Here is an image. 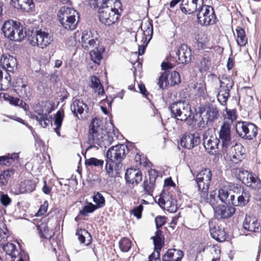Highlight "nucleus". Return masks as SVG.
I'll list each match as a JSON object with an SVG mask.
<instances>
[{"label":"nucleus","mask_w":261,"mask_h":261,"mask_svg":"<svg viewBox=\"0 0 261 261\" xmlns=\"http://www.w3.org/2000/svg\"><path fill=\"white\" fill-rule=\"evenodd\" d=\"M200 138L197 134H185L180 140V145L185 148L191 149L197 146Z\"/></svg>","instance_id":"obj_18"},{"label":"nucleus","mask_w":261,"mask_h":261,"mask_svg":"<svg viewBox=\"0 0 261 261\" xmlns=\"http://www.w3.org/2000/svg\"><path fill=\"white\" fill-rule=\"evenodd\" d=\"M58 18L61 25L67 30H73L77 26L79 15L72 8L63 6L59 10Z\"/></svg>","instance_id":"obj_4"},{"label":"nucleus","mask_w":261,"mask_h":261,"mask_svg":"<svg viewBox=\"0 0 261 261\" xmlns=\"http://www.w3.org/2000/svg\"><path fill=\"white\" fill-rule=\"evenodd\" d=\"M176 55L178 57L177 62L179 64H188L191 61V50L185 44H182L179 46Z\"/></svg>","instance_id":"obj_21"},{"label":"nucleus","mask_w":261,"mask_h":261,"mask_svg":"<svg viewBox=\"0 0 261 261\" xmlns=\"http://www.w3.org/2000/svg\"><path fill=\"white\" fill-rule=\"evenodd\" d=\"M38 230L41 237L47 239H50L54 234L52 229H49L46 223H42L38 226Z\"/></svg>","instance_id":"obj_37"},{"label":"nucleus","mask_w":261,"mask_h":261,"mask_svg":"<svg viewBox=\"0 0 261 261\" xmlns=\"http://www.w3.org/2000/svg\"><path fill=\"white\" fill-rule=\"evenodd\" d=\"M228 188H222L219 189L218 191V197L220 200L224 203L235 204L234 196L231 195L230 198H228L229 193L228 192Z\"/></svg>","instance_id":"obj_35"},{"label":"nucleus","mask_w":261,"mask_h":261,"mask_svg":"<svg viewBox=\"0 0 261 261\" xmlns=\"http://www.w3.org/2000/svg\"><path fill=\"white\" fill-rule=\"evenodd\" d=\"M174 58L172 57H167L165 61H164L161 64V67L163 70H166L172 69L175 66V62Z\"/></svg>","instance_id":"obj_47"},{"label":"nucleus","mask_w":261,"mask_h":261,"mask_svg":"<svg viewBox=\"0 0 261 261\" xmlns=\"http://www.w3.org/2000/svg\"><path fill=\"white\" fill-rule=\"evenodd\" d=\"M0 201L5 207L9 205L11 202V199L8 195L3 193L0 194Z\"/></svg>","instance_id":"obj_62"},{"label":"nucleus","mask_w":261,"mask_h":261,"mask_svg":"<svg viewBox=\"0 0 261 261\" xmlns=\"http://www.w3.org/2000/svg\"><path fill=\"white\" fill-rule=\"evenodd\" d=\"M63 120V114L60 111H58L55 115L54 124L56 127L54 128V130L58 136H60V128L61 127Z\"/></svg>","instance_id":"obj_45"},{"label":"nucleus","mask_w":261,"mask_h":261,"mask_svg":"<svg viewBox=\"0 0 261 261\" xmlns=\"http://www.w3.org/2000/svg\"><path fill=\"white\" fill-rule=\"evenodd\" d=\"M233 85V82L230 77H222L220 80V87L217 99L222 105H225L230 96L229 92Z\"/></svg>","instance_id":"obj_12"},{"label":"nucleus","mask_w":261,"mask_h":261,"mask_svg":"<svg viewBox=\"0 0 261 261\" xmlns=\"http://www.w3.org/2000/svg\"><path fill=\"white\" fill-rule=\"evenodd\" d=\"M155 250H161L163 243V236L162 235V231L157 230L155 232V236L152 238Z\"/></svg>","instance_id":"obj_46"},{"label":"nucleus","mask_w":261,"mask_h":261,"mask_svg":"<svg viewBox=\"0 0 261 261\" xmlns=\"http://www.w3.org/2000/svg\"><path fill=\"white\" fill-rule=\"evenodd\" d=\"M199 71L201 72H204L208 71L211 67V61L210 58L204 57L200 61L198 64Z\"/></svg>","instance_id":"obj_44"},{"label":"nucleus","mask_w":261,"mask_h":261,"mask_svg":"<svg viewBox=\"0 0 261 261\" xmlns=\"http://www.w3.org/2000/svg\"><path fill=\"white\" fill-rule=\"evenodd\" d=\"M171 113L174 117L181 121H187L192 115L191 106L189 102L179 101L173 103L170 107Z\"/></svg>","instance_id":"obj_8"},{"label":"nucleus","mask_w":261,"mask_h":261,"mask_svg":"<svg viewBox=\"0 0 261 261\" xmlns=\"http://www.w3.org/2000/svg\"><path fill=\"white\" fill-rule=\"evenodd\" d=\"M14 173V171L13 169H8L0 172V186H6Z\"/></svg>","instance_id":"obj_43"},{"label":"nucleus","mask_w":261,"mask_h":261,"mask_svg":"<svg viewBox=\"0 0 261 261\" xmlns=\"http://www.w3.org/2000/svg\"><path fill=\"white\" fill-rule=\"evenodd\" d=\"M217 215L222 218H228L231 217L236 211L234 207L224 205L214 208Z\"/></svg>","instance_id":"obj_26"},{"label":"nucleus","mask_w":261,"mask_h":261,"mask_svg":"<svg viewBox=\"0 0 261 261\" xmlns=\"http://www.w3.org/2000/svg\"><path fill=\"white\" fill-rule=\"evenodd\" d=\"M242 193V194L238 197L237 203L235 202L234 205H244L248 202L249 198L248 193L247 192Z\"/></svg>","instance_id":"obj_53"},{"label":"nucleus","mask_w":261,"mask_h":261,"mask_svg":"<svg viewBox=\"0 0 261 261\" xmlns=\"http://www.w3.org/2000/svg\"><path fill=\"white\" fill-rule=\"evenodd\" d=\"M244 229L254 233L261 231L260 222L257 218L253 216L246 215L243 223Z\"/></svg>","instance_id":"obj_17"},{"label":"nucleus","mask_w":261,"mask_h":261,"mask_svg":"<svg viewBox=\"0 0 261 261\" xmlns=\"http://www.w3.org/2000/svg\"><path fill=\"white\" fill-rule=\"evenodd\" d=\"M154 188V183L150 181L145 180L143 184V189L145 192L148 195H151Z\"/></svg>","instance_id":"obj_57"},{"label":"nucleus","mask_w":261,"mask_h":261,"mask_svg":"<svg viewBox=\"0 0 261 261\" xmlns=\"http://www.w3.org/2000/svg\"><path fill=\"white\" fill-rule=\"evenodd\" d=\"M227 119H225L220 129L223 126L224 124H228L229 127V130L231 132L230 128L233 121L236 119V112L234 110H229L227 111Z\"/></svg>","instance_id":"obj_48"},{"label":"nucleus","mask_w":261,"mask_h":261,"mask_svg":"<svg viewBox=\"0 0 261 261\" xmlns=\"http://www.w3.org/2000/svg\"><path fill=\"white\" fill-rule=\"evenodd\" d=\"M8 229L5 224L0 221V242H4L8 237Z\"/></svg>","instance_id":"obj_52"},{"label":"nucleus","mask_w":261,"mask_h":261,"mask_svg":"<svg viewBox=\"0 0 261 261\" xmlns=\"http://www.w3.org/2000/svg\"><path fill=\"white\" fill-rule=\"evenodd\" d=\"M203 145L206 150L211 154H215L218 149L220 138L218 139L216 136L210 135L208 132H205L203 135Z\"/></svg>","instance_id":"obj_15"},{"label":"nucleus","mask_w":261,"mask_h":261,"mask_svg":"<svg viewBox=\"0 0 261 261\" xmlns=\"http://www.w3.org/2000/svg\"><path fill=\"white\" fill-rule=\"evenodd\" d=\"M237 173L238 178L244 184L246 183V181L248 180L249 177H250L251 174L249 173L247 170L242 169L237 170Z\"/></svg>","instance_id":"obj_50"},{"label":"nucleus","mask_w":261,"mask_h":261,"mask_svg":"<svg viewBox=\"0 0 261 261\" xmlns=\"http://www.w3.org/2000/svg\"><path fill=\"white\" fill-rule=\"evenodd\" d=\"M126 145L119 144L110 148L107 152V156L111 162L120 163L125 156Z\"/></svg>","instance_id":"obj_14"},{"label":"nucleus","mask_w":261,"mask_h":261,"mask_svg":"<svg viewBox=\"0 0 261 261\" xmlns=\"http://www.w3.org/2000/svg\"><path fill=\"white\" fill-rule=\"evenodd\" d=\"M3 250L9 255L12 259L19 255V252L16 245L13 243H8L3 246Z\"/></svg>","instance_id":"obj_38"},{"label":"nucleus","mask_w":261,"mask_h":261,"mask_svg":"<svg viewBox=\"0 0 261 261\" xmlns=\"http://www.w3.org/2000/svg\"><path fill=\"white\" fill-rule=\"evenodd\" d=\"M248 178L245 184L247 186L253 189H259L261 188V181L256 175L251 173Z\"/></svg>","instance_id":"obj_41"},{"label":"nucleus","mask_w":261,"mask_h":261,"mask_svg":"<svg viewBox=\"0 0 261 261\" xmlns=\"http://www.w3.org/2000/svg\"><path fill=\"white\" fill-rule=\"evenodd\" d=\"M90 87L93 89L95 92L99 95L104 94V89L100 80L95 76H91L90 81Z\"/></svg>","instance_id":"obj_33"},{"label":"nucleus","mask_w":261,"mask_h":261,"mask_svg":"<svg viewBox=\"0 0 261 261\" xmlns=\"http://www.w3.org/2000/svg\"><path fill=\"white\" fill-rule=\"evenodd\" d=\"M125 178L127 182L138 184L142 180V172L139 169L130 168L126 170Z\"/></svg>","instance_id":"obj_22"},{"label":"nucleus","mask_w":261,"mask_h":261,"mask_svg":"<svg viewBox=\"0 0 261 261\" xmlns=\"http://www.w3.org/2000/svg\"><path fill=\"white\" fill-rule=\"evenodd\" d=\"M0 63L3 68L7 71H11L15 65L16 60L8 54H4L1 58Z\"/></svg>","instance_id":"obj_28"},{"label":"nucleus","mask_w":261,"mask_h":261,"mask_svg":"<svg viewBox=\"0 0 261 261\" xmlns=\"http://www.w3.org/2000/svg\"><path fill=\"white\" fill-rule=\"evenodd\" d=\"M210 232L212 238L218 242H223L226 239V233L223 228L215 226L211 229Z\"/></svg>","instance_id":"obj_31"},{"label":"nucleus","mask_w":261,"mask_h":261,"mask_svg":"<svg viewBox=\"0 0 261 261\" xmlns=\"http://www.w3.org/2000/svg\"><path fill=\"white\" fill-rule=\"evenodd\" d=\"M150 27L143 30L142 32H138L135 37L136 41H138V39L141 38L140 43H138V53L139 55H142L144 53L145 47L152 38L153 34V28L152 25H150Z\"/></svg>","instance_id":"obj_13"},{"label":"nucleus","mask_w":261,"mask_h":261,"mask_svg":"<svg viewBox=\"0 0 261 261\" xmlns=\"http://www.w3.org/2000/svg\"><path fill=\"white\" fill-rule=\"evenodd\" d=\"M148 174L150 182L155 183L156 178L159 176L158 172L156 170L153 169H150L148 170Z\"/></svg>","instance_id":"obj_64"},{"label":"nucleus","mask_w":261,"mask_h":261,"mask_svg":"<svg viewBox=\"0 0 261 261\" xmlns=\"http://www.w3.org/2000/svg\"><path fill=\"white\" fill-rule=\"evenodd\" d=\"M36 114H31L32 119H36L41 127L45 128L51 124L52 117L49 115L51 110L46 105L38 103L34 106Z\"/></svg>","instance_id":"obj_7"},{"label":"nucleus","mask_w":261,"mask_h":261,"mask_svg":"<svg viewBox=\"0 0 261 261\" xmlns=\"http://www.w3.org/2000/svg\"><path fill=\"white\" fill-rule=\"evenodd\" d=\"M19 157L17 153L8 154L0 157V165L10 166Z\"/></svg>","instance_id":"obj_40"},{"label":"nucleus","mask_w":261,"mask_h":261,"mask_svg":"<svg viewBox=\"0 0 261 261\" xmlns=\"http://www.w3.org/2000/svg\"><path fill=\"white\" fill-rule=\"evenodd\" d=\"M36 187L35 182L32 180H25L20 182L17 194H23L33 192Z\"/></svg>","instance_id":"obj_30"},{"label":"nucleus","mask_w":261,"mask_h":261,"mask_svg":"<svg viewBox=\"0 0 261 261\" xmlns=\"http://www.w3.org/2000/svg\"><path fill=\"white\" fill-rule=\"evenodd\" d=\"M197 18L198 22L201 25H208L213 24L216 19L213 8L202 4L197 9Z\"/></svg>","instance_id":"obj_9"},{"label":"nucleus","mask_w":261,"mask_h":261,"mask_svg":"<svg viewBox=\"0 0 261 261\" xmlns=\"http://www.w3.org/2000/svg\"><path fill=\"white\" fill-rule=\"evenodd\" d=\"M212 171L208 168H204L200 171L196 175V182L200 195V202L206 201L214 207L215 204L216 193L211 194L208 197V190L212 180Z\"/></svg>","instance_id":"obj_3"},{"label":"nucleus","mask_w":261,"mask_h":261,"mask_svg":"<svg viewBox=\"0 0 261 261\" xmlns=\"http://www.w3.org/2000/svg\"><path fill=\"white\" fill-rule=\"evenodd\" d=\"M15 8L26 12L32 11L35 7L33 0H11Z\"/></svg>","instance_id":"obj_25"},{"label":"nucleus","mask_w":261,"mask_h":261,"mask_svg":"<svg viewBox=\"0 0 261 261\" xmlns=\"http://www.w3.org/2000/svg\"><path fill=\"white\" fill-rule=\"evenodd\" d=\"M184 256L181 250L172 249L168 250L163 256V261H180Z\"/></svg>","instance_id":"obj_24"},{"label":"nucleus","mask_w":261,"mask_h":261,"mask_svg":"<svg viewBox=\"0 0 261 261\" xmlns=\"http://www.w3.org/2000/svg\"><path fill=\"white\" fill-rule=\"evenodd\" d=\"M28 41L32 46L44 49L53 42L54 36L47 31L40 29L33 33L29 37Z\"/></svg>","instance_id":"obj_5"},{"label":"nucleus","mask_w":261,"mask_h":261,"mask_svg":"<svg viewBox=\"0 0 261 261\" xmlns=\"http://www.w3.org/2000/svg\"><path fill=\"white\" fill-rule=\"evenodd\" d=\"M70 109L73 114L77 116L78 114H82L85 110L88 109V107L83 100L74 98Z\"/></svg>","instance_id":"obj_27"},{"label":"nucleus","mask_w":261,"mask_h":261,"mask_svg":"<svg viewBox=\"0 0 261 261\" xmlns=\"http://www.w3.org/2000/svg\"><path fill=\"white\" fill-rule=\"evenodd\" d=\"M160 206L170 213H175L177 210L176 200L169 193H164L159 198Z\"/></svg>","instance_id":"obj_16"},{"label":"nucleus","mask_w":261,"mask_h":261,"mask_svg":"<svg viewBox=\"0 0 261 261\" xmlns=\"http://www.w3.org/2000/svg\"><path fill=\"white\" fill-rule=\"evenodd\" d=\"M74 37L75 41L79 42L85 49L88 50L96 45V38L90 30H86L82 32L77 31Z\"/></svg>","instance_id":"obj_11"},{"label":"nucleus","mask_w":261,"mask_h":261,"mask_svg":"<svg viewBox=\"0 0 261 261\" xmlns=\"http://www.w3.org/2000/svg\"><path fill=\"white\" fill-rule=\"evenodd\" d=\"M203 0H182L180 10L185 14H191L197 11L199 7L203 4Z\"/></svg>","instance_id":"obj_19"},{"label":"nucleus","mask_w":261,"mask_h":261,"mask_svg":"<svg viewBox=\"0 0 261 261\" xmlns=\"http://www.w3.org/2000/svg\"><path fill=\"white\" fill-rule=\"evenodd\" d=\"M181 81L180 76L178 72L173 71L170 75V84L171 85L178 84Z\"/></svg>","instance_id":"obj_58"},{"label":"nucleus","mask_w":261,"mask_h":261,"mask_svg":"<svg viewBox=\"0 0 261 261\" xmlns=\"http://www.w3.org/2000/svg\"><path fill=\"white\" fill-rule=\"evenodd\" d=\"M143 210L142 205L140 204L137 207H134L131 211L130 213L138 219H140L142 216V213Z\"/></svg>","instance_id":"obj_61"},{"label":"nucleus","mask_w":261,"mask_h":261,"mask_svg":"<svg viewBox=\"0 0 261 261\" xmlns=\"http://www.w3.org/2000/svg\"><path fill=\"white\" fill-rule=\"evenodd\" d=\"M168 84V74L164 72L159 77L158 85L161 89H164Z\"/></svg>","instance_id":"obj_55"},{"label":"nucleus","mask_w":261,"mask_h":261,"mask_svg":"<svg viewBox=\"0 0 261 261\" xmlns=\"http://www.w3.org/2000/svg\"><path fill=\"white\" fill-rule=\"evenodd\" d=\"M219 137L221 141L222 151L226 153L227 157L234 164H237L244 159L245 149L241 144H238L232 139V135L228 124H224L219 131Z\"/></svg>","instance_id":"obj_1"},{"label":"nucleus","mask_w":261,"mask_h":261,"mask_svg":"<svg viewBox=\"0 0 261 261\" xmlns=\"http://www.w3.org/2000/svg\"><path fill=\"white\" fill-rule=\"evenodd\" d=\"M228 188L230 191L236 194H240L243 191L242 186L239 184L229 183L228 185Z\"/></svg>","instance_id":"obj_54"},{"label":"nucleus","mask_w":261,"mask_h":261,"mask_svg":"<svg viewBox=\"0 0 261 261\" xmlns=\"http://www.w3.org/2000/svg\"><path fill=\"white\" fill-rule=\"evenodd\" d=\"M237 33V42L239 45L240 46H244L247 43V38L246 35L245 30L239 27H237L236 30Z\"/></svg>","instance_id":"obj_39"},{"label":"nucleus","mask_w":261,"mask_h":261,"mask_svg":"<svg viewBox=\"0 0 261 261\" xmlns=\"http://www.w3.org/2000/svg\"><path fill=\"white\" fill-rule=\"evenodd\" d=\"M135 159L136 162H138L139 164L143 166L144 167L147 166L148 165L149 161L144 156L141 158V155L137 154L136 155Z\"/></svg>","instance_id":"obj_63"},{"label":"nucleus","mask_w":261,"mask_h":261,"mask_svg":"<svg viewBox=\"0 0 261 261\" xmlns=\"http://www.w3.org/2000/svg\"><path fill=\"white\" fill-rule=\"evenodd\" d=\"M19 23V22L14 21L12 19L6 20L2 27V31L5 37L8 39L11 38L12 33H14L15 29H16V28L17 27ZM14 36V34H13V36Z\"/></svg>","instance_id":"obj_23"},{"label":"nucleus","mask_w":261,"mask_h":261,"mask_svg":"<svg viewBox=\"0 0 261 261\" xmlns=\"http://www.w3.org/2000/svg\"><path fill=\"white\" fill-rule=\"evenodd\" d=\"M3 97L5 100L8 101L12 105L18 106L23 108L24 110L29 109V106L25 102L18 98L11 96L7 93H4Z\"/></svg>","instance_id":"obj_32"},{"label":"nucleus","mask_w":261,"mask_h":261,"mask_svg":"<svg viewBox=\"0 0 261 261\" xmlns=\"http://www.w3.org/2000/svg\"><path fill=\"white\" fill-rule=\"evenodd\" d=\"M98 207L97 206L90 203L84 206L83 208L80 211V213L83 216H86L89 213L93 212Z\"/></svg>","instance_id":"obj_49"},{"label":"nucleus","mask_w":261,"mask_h":261,"mask_svg":"<svg viewBox=\"0 0 261 261\" xmlns=\"http://www.w3.org/2000/svg\"><path fill=\"white\" fill-rule=\"evenodd\" d=\"M132 246L130 241L127 238H123L119 242V247L123 252H127Z\"/></svg>","instance_id":"obj_51"},{"label":"nucleus","mask_w":261,"mask_h":261,"mask_svg":"<svg viewBox=\"0 0 261 261\" xmlns=\"http://www.w3.org/2000/svg\"><path fill=\"white\" fill-rule=\"evenodd\" d=\"M90 3L99 8V20L106 25L116 23L120 16L119 9L121 3L119 0H91Z\"/></svg>","instance_id":"obj_2"},{"label":"nucleus","mask_w":261,"mask_h":261,"mask_svg":"<svg viewBox=\"0 0 261 261\" xmlns=\"http://www.w3.org/2000/svg\"><path fill=\"white\" fill-rule=\"evenodd\" d=\"M93 201L98 205V207H101L104 205L105 200L103 196L97 193L93 196Z\"/></svg>","instance_id":"obj_59"},{"label":"nucleus","mask_w":261,"mask_h":261,"mask_svg":"<svg viewBox=\"0 0 261 261\" xmlns=\"http://www.w3.org/2000/svg\"><path fill=\"white\" fill-rule=\"evenodd\" d=\"M114 137H116L114 133L107 132L103 134V136H102L99 141H97L96 145L100 147L107 148L114 141Z\"/></svg>","instance_id":"obj_29"},{"label":"nucleus","mask_w":261,"mask_h":261,"mask_svg":"<svg viewBox=\"0 0 261 261\" xmlns=\"http://www.w3.org/2000/svg\"><path fill=\"white\" fill-rule=\"evenodd\" d=\"M237 134L240 137L248 140L253 139L257 135V128L255 125L245 121H239L236 125Z\"/></svg>","instance_id":"obj_10"},{"label":"nucleus","mask_w":261,"mask_h":261,"mask_svg":"<svg viewBox=\"0 0 261 261\" xmlns=\"http://www.w3.org/2000/svg\"><path fill=\"white\" fill-rule=\"evenodd\" d=\"M103 164L102 160H98L96 158H91L86 159L85 164L88 166H102Z\"/></svg>","instance_id":"obj_56"},{"label":"nucleus","mask_w":261,"mask_h":261,"mask_svg":"<svg viewBox=\"0 0 261 261\" xmlns=\"http://www.w3.org/2000/svg\"><path fill=\"white\" fill-rule=\"evenodd\" d=\"M197 43L200 45L201 47H203L204 45L208 41V39L204 34H200L196 37Z\"/></svg>","instance_id":"obj_60"},{"label":"nucleus","mask_w":261,"mask_h":261,"mask_svg":"<svg viewBox=\"0 0 261 261\" xmlns=\"http://www.w3.org/2000/svg\"><path fill=\"white\" fill-rule=\"evenodd\" d=\"M14 31V36L9 38V39L12 41L20 42L22 41L27 36L26 31L24 30L23 26L20 23L17 25ZM13 34V33H12Z\"/></svg>","instance_id":"obj_34"},{"label":"nucleus","mask_w":261,"mask_h":261,"mask_svg":"<svg viewBox=\"0 0 261 261\" xmlns=\"http://www.w3.org/2000/svg\"><path fill=\"white\" fill-rule=\"evenodd\" d=\"M102 121L97 118H93L89 125L88 143L91 145L89 148L95 147L96 143L106 133Z\"/></svg>","instance_id":"obj_6"},{"label":"nucleus","mask_w":261,"mask_h":261,"mask_svg":"<svg viewBox=\"0 0 261 261\" xmlns=\"http://www.w3.org/2000/svg\"><path fill=\"white\" fill-rule=\"evenodd\" d=\"M78 239L82 243L88 245L91 242V235L85 229H81L76 233Z\"/></svg>","instance_id":"obj_42"},{"label":"nucleus","mask_w":261,"mask_h":261,"mask_svg":"<svg viewBox=\"0 0 261 261\" xmlns=\"http://www.w3.org/2000/svg\"><path fill=\"white\" fill-rule=\"evenodd\" d=\"M220 116L217 108L213 106L209 105L205 109V114L203 115L207 125H212Z\"/></svg>","instance_id":"obj_20"},{"label":"nucleus","mask_w":261,"mask_h":261,"mask_svg":"<svg viewBox=\"0 0 261 261\" xmlns=\"http://www.w3.org/2000/svg\"><path fill=\"white\" fill-rule=\"evenodd\" d=\"M105 50L102 46H99L93 49L90 53L91 59L94 63L99 64L102 59V53Z\"/></svg>","instance_id":"obj_36"}]
</instances>
